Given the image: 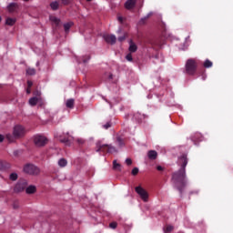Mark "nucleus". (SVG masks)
Listing matches in <instances>:
<instances>
[{
  "label": "nucleus",
  "instance_id": "obj_26",
  "mask_svg": "<svg viewBox=\"0 0 233 233\" xmlns=\"http://www.w3.org/2000/svg\"><path fill=\"white\" fill-rule=\"evenodd\" d=\"M113 168H115V170H121V165L119 163H117V161L114 160L113 161Z\"/></svg>",
  "mask_w": 233,
  "mask_h": 233
},
{
  "label": "nucleus",
  "instance_id": "obj_31",
  "mask_svg": "<svg viewBox=\"0 0 233 233\" xmlns=\"http://www.w3.org/2000/svg\"><path fill=\"white\" fill-rule=\"evenodd\" d=\"M174 230V226H167L166 228H164L165 233L172 232Z\"/></svg>",
  "mask_w": 233,
  "mask_h": 233
},
{
  "label": "nucleus",
  "instance_id": "obj_35",
  "mask_svg": "<svg viewBox=\"0 0 233 233\" xmlns=\"http://www.w3.org/2000/svg\"><path fill=\"white\" fill-rule=\"evenodd\" d=\"M110 228H117V223L116 222H112L109 224Z\"/></svg>",
  "mask_w": 233,
  "mask_h": 233
},
{
  "label": "nucleus",
  "instance_id": "obj_36",
  "mask_svg": "<svg viewBox=\"0 0 233 233\" xmlns=\"http://www.w3.org/2000/svg\"><path fill=\"white\" fill-rule=\"evenodd\" d=\"M111 127H112V124H110V122H107L103 126V127L106 128V130H108V128H110Z\"/></svg>",
  "mask_w": 233,
  "mask_h": 233
},
{
  "label": "nucleus",
  "instance_id": "obj_2",
  "mask_svg": "<svg viewBox=\"0 0 233 233\" xmlns=\"http://www.w3.org/2000/svg\"><path fill=\"white\" fill-rule=\"evenodd\" d=\"M25 133H26V130L25 129V127L21 125H16L13 129V135H10V134L6 135V139L10 143H14L15 139H19V137H23V136H25Z\"/></svg>",
  "mask_w": 233,
  "mask_h": 233
},
{
  "label": "nucleus",
  "instance_id": "obj_24",
  "mask_svg": "<svg viewBox=\"0 0 233 233\" xmlns=\"http://www.w3.org/2000/svg\"><path fill=\"white\" fill-rule=\"evenodd\" d=\"M26 74L28 76H35V69L32 68V67H29V68L26 69Z\"/></svg>",
  "mask_w": 233,
  "mask_h": 233
},
{
  "label": "nucleus",
  "instance_id": "obj_19",
  "mask_svg": "<svg viewBox=\"0 0 233 233\" xmlns=\"http://www.w3.org/2000/svg\"><path fill=\"white\" fill-rule=\"evenodd\" d=\"M74 98L67 99L66 102V108H74Z\"/></svg>",
  "mask_w": 233,
  "mask_h": 233
},
{
  "label": "nucleus",
  "instance_id": "obj_46",
  "mask_svg": "<svg viewBox=\"0 0 233 233\" xmlns=\"http://www.w3.org/2000/svg\"><path fill=\"white\" fill-rule=\"evenodd\" d=\"M109 79H112V75H109Z\"/></svg>",
  "mask_w": 233,
  "mask_h": 233
},
{
  "label": "nucleus",
  "instance_id": "obj_20",
  "mask_svg": "<svg viewBox=\"0 0 233 233\" xmlns=\"http://www.w3.org/2000/svg\"><path fill=\"white\" fill-rule=\"evenodd\" d=\"M50 21L56 25V26H58L59 23H61V20L56 16H50Z\"/></svg>",
  "mask_w": 233,
  "mask_h": 233
},
{
  "label": "nucleus",
  "instance_id": "obj_48",
  "mask_svg": "<svg viewBox=\"0 0 233 233\" xmlns=\"http://www.w3.org/2000/svg\"><path fill=\"white\" fill-rule=\"evenodd\" d=\"M24 1H28V0H24Z\"/></svg>",
  "mask_w": 233,
  "mask_h": 233
},
{
  "label": "nucleus",
  "instance_id": "obj_23",
  "mask_svg": "<svg viewBox=\"0 0 233 233\" xmlns=\"http://www.w3.org/2000/svg\"><path fill=\"white\" fill-rule=\"evenodd\" d=\"M107 152H109L110 154H114L117 152V149H116L114 146L107 145Z\"/></svg>",
  "mask_w": 233,
  "mask_h": 233
},
{
  "label": "nucleus",
  "instance_id": "obj_28",
  "mask_svg": "<svg viewBox=\"0 0 233 233\" xmlns=\"http://www.w3.org/2000/svg\"><path fill=\"white\" fill-rule=\"evenodd\" d=\"M204 66H205V68H210V67H212V61H210V60H208V59L205 60V62H204Z\"/></svg>",
  "mask_w": 233,
  "mask_h": 233
},
{
  "label": "nucleus",
  "instance_id": "obj_34",
  "mask_svg": "<svg viewBox=\"0 0 233 233\" xmlns=\"http://www.w3.org/2000/svg\"><path fill=\"white\" fill-rule=\"evenodd\" d=\"M116 142H117L118 147H123V140L121 139V137H117Z\"/></svg>",
  "mask_w": 233,
  "mask_h": 233
},
{
  "label": "nucleus",
  "instance_id": "obj_3",
  "mask_svg": "<svg viewBox=\"0 0 233 233\" xmlns=\"http://www.w3.org/2000/svg\"><path fill=\"white\" fill-rule=\"evenodd\" d=\"M198 68V62L192 58L187 60L186 62V72L189 76H194L196 74V69Z\"/></svg>",
  "mask_w": 233,
  "mask_h": 233
},
{
  "label": "nucleus",
  "instance_id": "obj_21",
  "mask_svg": "<svg viewBox=\"0 0 233 233\" xmlns=\"http://www.w3.org/2000/svg\"><path fill=\"white\" fill-rule=\"evenodd\" d=\"M5 25H8L9 26H14V25H15V18H7L5 21Z\"/></svg>",
  "mask_w": 233,
  "mask_h": 233
},
{
  "label": "nucleus",
  "instance_id": "obj_25",
  "mask_svg": "<svg viewBox=\"0 0 233 233\" xmlns=\"http://www.w3.org/2000/svg\"><path fill=\"white\" fill-rule=\"evenodd\" d=\"M75 141L77 143V145H85L86 142L83 137H76Z\"/></svg>",
  "mask_w": 233,
  "mask_h": 233
},
{
  "label": "nucleus",
  "instance_id": "obj_18",
  "mask_svg": "<svg viewBox=\"0 0 233 233\" xmlns=\"http://www.w3.org/2000/svg\"><path fill=\"white\" fill-rule=\"evenodd\" d=\"M38 99H39V97H37V96L31 97V98L29 99V105H30V106H35V105H37Z\"/></svg>",
  "mask_w": 233,
  "mask_h": 233
},
{
  "label": "nucleus",
  "instance_id": "obj_39",
  "mask_svg": "<svg viewBox=\"0 0 233 233\" xmlns=\"http://www.w3.org/2000/svg\"><path fill=\"white\" fill-rule=\"evenodd\" d=\"M126 163H127V165H128V166L132 165V159L127 158V159H126Z\"/></svg>",
  "mask_w": 233,
  "mask_h": 233
},
{
  "label": "nucleus",
  "instance_id": "obj_27",
  "mask_svg": "<svg viewBox=\"0 0 233 233\" xmlns=\"http://www.w3.org/2000/svg\"><path fill=\"white\" fill-rule=\"evenodd\" d=\"M50 6H51L52 10H57L59 8V3L53 2L50 4Z\"/></svg>",
  "mask_w": 233,
  "mask_h": 233
},
{
  "label": "nucleus",
  "instance_id": "obj_4",
  "mask_svg": "<svg viewBox=\"0 0 233 233\" xmlns=\"http://www.w3.org/2000/svg\"><path fill=\"white\" fill-rule=\"evenodd\" d=\"M34 143L35 147H45V145L48 143V138H46V137L42 135H36L34 137Z\"/></svg>",
  "mask_w": 233,
  "mask_h": 233
},
{
  "label": "nucleus",
  "instance_id": "obj_42",
  "mask_svg": "<svg viewBox=\"0 0 233 233\" xmlns=\"http://www.w3.org/2000/svg\"><path fill=\"white\" fill-rule=\"evenodd\" d=\"M117 20L119 21V23H123V16H118Z\"/></svg>",
  "mask_w": 233,
  "mask_h": 233
},
{
  "label": "nucleus",
  "instance_id": "obj_47",
  "mask_svg": "<svg viewBox=\"0 0 233 233\" xmlns=\"http://www.w3.org/2000/svg\"><path fill=\"white\" fill-rule=\"evenodd\" d=\"M147 17H150V15H148Z\"/></svg>",
  "mask_w": 233,
  "mask_h": 233
},
{
  "label": "nucleus",
  "instance_id": "obj_7",
  "mask_svg": "<svg viewBox=\"0 0 233 233\" xmlns=\"http://www.w3.org/2000/svg\"><path fill=\"white\" fill-rule=\"evenodd\" d=\"M26 187H28V181L22 179L15 185V192H23Z\"/></svg>",
  "mask_w": 233,
  "mask_h": 233
},
{
  "label": "nucleus",
  "instance_id": "obj_10",
  "mask_svg": "<svg viewBox=\"0 0 233 233\" xmlns=\"http://www.w3.org/2000/svg\"><path fill=\"white\" fill-rule=\"evenodd\" d=\"M66 137L63 134V136H60L58 139L61 143H64V145L70 147V136H68V133H66Z\"/></svg>",
  "mask_w": 233,
  "mask_h": 233
},
{
  "label": "nucleus",
  "instance_id": "obj_8",
  "mask_svg": "<svg viewBox=\"0 0 233 233\" xmlns=\"http://www.w3.org/2000/svg\"><path fill=\"white\" fill-rule=\"evenodd\" d=\"M103 38L109 45H116V41H117V38L116 37V35L106 34V35H103Z\"/></svg>",
  "mask_w": 233,
  "mask_h": 233
},
{
  "label": "nucleus",
  "instance_id": "obj_13",
  "mask_svg": "<svg viewBox=\"0 0 233 233\" xmlns=\"http://www.w3.org/2000/svg\"><path fill=\"white\" fill-rule=\"evenodd\" d=\"M147 157L149 159H157V151L156 150H150L147 152Z\"/></svg>",
  "mask_w": 233,
  "mask_h": 233
},
{
  "label": "nucleus",
  "instance_id": "obj_11",
  "mask_svg": "<svg viewBox=\"0 0 233 233\" xmlns=\"http://www.w3.org/2000/svg\"><path fill=\"white\" fill-rule=\"evenodd\" d=\"M136 3H137V0H127L125 3V8L127 10H132L133 8H136Z\"/></svg>",
  "mask_w": 233,
  "mask_h": 233
},
{
  "label": "nucleus",
  "instance_id": "obj_17",
  "mask_svg": "<svg viewBox=\"0 0 233 233\" xmlns=\"http://www.w3.org/2000/svg\"><path fill=\"white\" fill-rule=\"evenodd\" d=\"M134 117H135V119H137V121L138 123H141V121H143V119H145V115H142L141 113H136Z\"/></svg>",
  "mask_w": 233,
  "mask_h": 233
},
{
  "label": "nucleus",
  "instance_id": "obj_16",
  "mask_svg": "<svg viewBox=\"0 0 233 233\" xmlns=\"http://www.w3.org/2000/svg\"><path fill=\"white\" fill-rule=\"evenodd\" d=\"M66 165H68V161H66V158H60L58 160V166L61 167V168H65V167H66Z\"/></svg>",
  "mask_w": 233,
  "mask_h": 233
},
{
  "label": "nucleus",
  "instance_id": "obj_44",
  "mask_svg": "<svg viewBox=\"0 0 233 233\" xmlns=\"http://www.w3.org/2000/svg\"><path fill=\"white\" fill-rule=\"evenodd\" d=\"M26 92H27V94L31 93L30 87L27 88Z\"/></svg>",
  "mask_w": 233,
  "mask_h": 233
},
{
  "label": "nucleus",
  "instance_id": "obj_41",
  "mask_svg": "<svg viewBox=\"0 0 233 233\" xmlns=\"http://www.w3.org/2000/svg\"><path fill=\"white\" fill-rule=\"evenodd\" d=\"M4 140H5V137L3 135H0V143H3Z\"/></svg>",
  "mask_w": 233,
  "mask_h": 233
},
{
  "label": "nucleus",
  "instance_id": "obj_6",
  "mask_svg": "<svg viewBox=\"0 0 233 233\" xmlns=\"http://www.w3.org/2000/svg\"><path fill=\"white\" fill-rule=\"evenodd\" d=\"M135 192L139 195V198L142 199V201L145 203L148 201V192H147V190H145V188H143L141 186L136 187Z\"/></svg>",
  "mask_w": 233,
  "mask_h": 233
},
{
  "label": "nucleus",
  "instance_id": "obj_22",
  "mask_svg": "<svg viewBox=\"0 0 233 233\" xmlns=\"http://www.w3.org/2000/svg\"><path fill=\"white\" fill-rule=\"evenodd\" d=\"M72 26H74V23L73 22H69L64 25V28L66 32H68L70 30V28H72Z\"/></svg>",
  "mask_w": 233,
  "mask_h": 233
},
{
  "label": "nucleus",
  "instance_id": "obj_37",
  "mask_svg": "<svg viewBox=\"0 0 233 233\" xmlns=\"http://www.w3.org/2000/svg\"><path fill=\"white\" fill-rule=\"evenodd\" d=\"M126 59L127 60V61H132V54H127V56H126Z\"/></svg>",
  "mask_w": 233,
  "mask_h": 233
},
{
  "label": "nucleus",
  "instance_id": "obj_9",
  "mask_svg": "<svg viewBox=\"0 0 233 233\" xmlns=\"http://www.w3.org/2000/svg\"><path fill=\"white\" fill-rule=\"evenodd\" d=\"M96 152H105V148H108V144H103V141L99 140L96 144Z\"/></svg>",
  "mask_w": 233,
  "mask_h": 233
},
{
  "label": "nucleus",
  "instance_id": "obj_1",
  "mask_svg": "<svg viewBox=\"0 0 233 233\" xmlns=\"http://www.w3.org/2000/svg\"><path fill=\"white\" fill-rule=\"evenodd\" d=\"M177 165L180 167V169L175 173H173L172 176V183L177 188V190L180 192V194H183V188L187 187V165H188V158H187V155H182L180 157H178Z\"/></svg>",
  "mask_w": 233,
  "mask_h": 233
},
{
  "label": "nucleus",
  "instance_id": "obj_40",
  "mask_svg": "<svg viewBox=\"0 0 233 233\" xmlns=\"http://www.w3.org/2000/svg\"><path fill=\"white\" fill-rule=\"evenodd\" d=\"M32 85H34V83H32V81H27L28 88H32Z\"/></svg>",
  "mask_w": 233,
  "mask_h": 233
},
{
  "label": "nucleus",
  "instance_id": "obj_29",
  "mask_svg": "<svg viewBox=\"0 0 233 233\" xmlns=\"http://www.w3.org/2000/svg\"><path fill=\"white\" fill-rule=\"evenodd\" d=\"M36 105H38V106H45V100L39 96Z\"/></svg>",
  "mask_w": 233,
  "mask_h": 233
},
{
  "label": "nucleus",
  "instance_id": "obj_5",
  "mask_svg": "<svg viewBox=\"0 0 233 233\" xmlns=\"http://www.w3.org/2000/svg\"><path fill=\"white\" fill-rule=\"evenodd\" d=\"M24 172L30 176H37V174H39V167L32 164H27L24 167Z\"/></svg>",
  "mask_w": 233,
  "mask_h": 233
},
{
  "label": "nucleus",
  "instance_id": "obj_12",
  "mask_svg": "<svg viewBox=\"0 0 233 233\" xmlns=\"http://www.w3.org/2000/svg\"><path fill=\"white\" fill-rule=\"evenodd\" d=\"M128 50L131 53L137 52V46L132 40L129 41V48H128Z\"/></svg>",
  "mask_w": 233,
  "mask_h": 233
},
{
  "label": "nucleus",
  "instance_id": "obj_38",
  "mask_svg": "<svg viewBox=\"0 0 233 233\" xmlns=\"http://www.w3.org/2000/svg\"><path fill=\"white\" fill-rule=\"evenodd\" d=\"M34 96H36V97H41V91L35 92Z\"/></svg>",
  "mask_w": 233,
  "mask_h": 233
},
{
  "label": "nucleus",
  "instance_id": "obj_32",
  "mask_svg": "<svg viewBox=\"0 0 233 233\" xmlns=\"http://www.w3.org/2000/svg\"><path fill=\"white\" fill-rule=\"evenodd\" d=\"M139 173V168L135 167L132 169V175L133 176H137V174Z\"/></svg>",
  "mask_w": 233,
  "mask_h": 233
},
{
  "label": "nucleus",
  "instance_id": "obj_15",
  "mask_svg": "<svg viewBox=\"0 0 233 233\" xmlns=\"http://www.w3.org/2000/svg\"><path fill=\"white\" fill-rule=\"evenodd\" d=\"M17 9V4L16 3H11L7 5L8 12H15Z\"/></svg>",
  "mask_w": 233,
  "mask_h": 233
},
{
  "label": "nucleus",
  "instance_id": "obj_30",
  "mask_svg": "<svg viewBox=\"0 0 233 233\" xmlns=\"http://www.w3.org/2000/svg\"><path fill=\"white\" fill-rule=\"evenodd\" d=\"M9 179L11 181H16V179H17V173H11L10 176H9Z\"/></svg>",
  "mask_w": 233,
  "mask_h": 233
},
{
  "label": "nucleus",
  "instance_id": "obj_43",
  "mask_svg": "<svg viewBox=\"0 0 233 233\" xmlns=\"http://www.w3.org/2000/svg\"><path fill=\"white\" fill-rule=\"evenodd\" d=\"M157 170H163V167L158 166V167H157Z\"/></svg>",
  "mask_w": 233,
  "mask_h": 233
},
{
  "label": "nucleus",
  "instance_id": "obj_45",
  "mask_svg": "<svg viewBox=\"0 0 233 233\" xmlns=\"http://www.w3.org/2000/svg\"><path fill=\"white\" fill-rule=\"evenodd\" d=\"M117 34H121V28L117 30Z\"/></svg>",
  "mask_w": 233,
  "mask_h": 233
},
{
  "label": "nucleus",
  "instance_id": "obj_14",
  "mask_svg": "<svg viewBox=\"0 0 233 233\" xmlns=\"http://www.w3.org/2000/svg\"><path fill=\"white\" fill-rule=\"evenodd\" d=\"M37 187L35 186H29L25 188L26 194H35Z\"/></svg>",
  "mask_w": 233,
  "mask_h": 233
},
{
  "label": "nucleus",
  "instance_id": "obj_33",
  "mask_svg": "<svg viewBox=\"0 0 233 233\" xmlns=\"http://www.w3.org/2000/svg\"><path fill=\"white\" fill-rule=\"evenodd\" d=\"M125 39H127V34H124L122 36L118 37V41L120 43H123V41H125Z\"/></svg>",
  "mask_w": 233,
  "mask_h": 233
}]
</instances>
